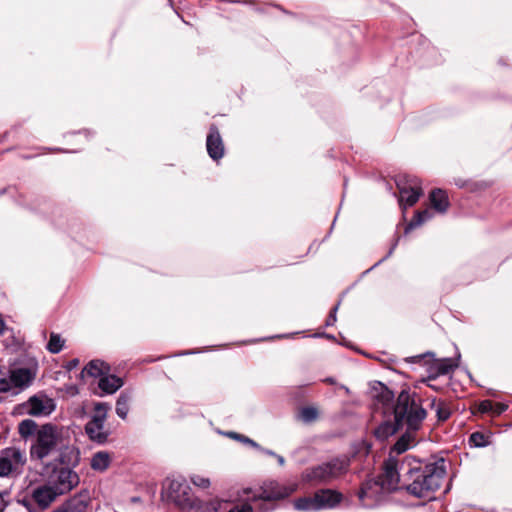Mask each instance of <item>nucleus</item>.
I'll list each match as a JSON object with an SVG mask.
<instances>
[{
	"mask_svg": "<svg viewBox=\"0 0 512 512\" xmlns=\"http://www.w3.org/2000/svg\"><path fill=\"white\" fill-rule=\"evenodd\" d=\"M400 428H402V426L393 416V420H385L376 427L374 436L377 440L383 442L394 435Z\"/></svg>",
	"mask_w": 512,
	"mask_h": 512,
	"instance_id": "6ab92c4d",
	"label": "nucleus"
},
{
	"mask_svg": "<svg viewBox=\"0 0 512 512\" xmlns=\"http://www.w3.org/2000/svg\"><path fill=\"white\" fill-rule=\"evenodd\" d=\"M494 407H495V403L493 401H491V400H482L478 404V410L481 413L492 414V411H493Z\"/></svg>",
	"mask_w": 512,
	"mask_h": 512,
	"instance_id": "4c0bfd02",
	"label": "nucleus"
},
{
	"mask_svg": "<svg viewBox=\"0 0 512 512\" xmlns=\"http://www.w3.org/2000/svg\"><path fill=\"white\" fill-rule=\"evenodd\" d=\"M315 493L312 496L300 497L294 500L293 506L298 511L317 512V502H315Z\"/></svg>",
	"mask_w": 512,
	"mask_h": 512,
	"instance_id": "393cba45",
	"label": "nucleus"
},
{
	"mask_svg": "<svg viewBox=\"0 0 512 512\" xmlns=\"http://www.w3.org/2000/svg\"><path fill=\"white\" fill-rule=\"evenodd\" d=\"M325 336H326L328 339H333V338H334V336L329 335V334H325Z\"/></svg>",
	"mask_w": 512,
	"mask_h": 512,
	"instance_id": "5fc2aeb1",
	"label": "nucleus"
},
{
	"mask_svg": "<svg viewBox=\"0 0 512 512\" xmlns=\"http://www.w3.org/2000/svg\"><path fill=\"white\" fill-rule=\"evenodd\" d=\"M429 199L431 205L438 213H445L449 208V199L446 192L440 188L433 189L430 192Z\"/></svg>",
	"mask_w": 512,
	"mask_h": 512,
	"instance_id": "412c9836",
	"label": "nucleus"
},
{
	"mask_svg": "<svg viewBox=\"0 0 512 512\" xmlns=\"http://www.w3.org/2000/svg\"><path fill=\"white\" fill-rule=\"evenodd\" d=\"M22 503H23V505H24V506H26V507H28V505H29V503H28L26 500H23V502H22Z\"/></svg>",
	"mask_w": 512,
	"mask_h": 512,
	"instance_id": "6e6d98bb",
	"label": "nucleus"
},
{
	"mask_svg": "<svg viewBox=\"0 0 512 512\" xmlns=\"http://www.w3.org/2000/svg\"><path fill=\"white\" fill-rule=\"evenodd\" d=\"M348 466L349 460L347 458H333L328 462L312 467L307 472V478L319 483L330 482L346 473Z\"/></svg>",
	"mask_w": 512,
	"mask_h": 512,
	"instance_id": "6e6552de",
	"label": "nucleus"
},
{
	"mask_svg": "<svg viewBox=\"0 0 512 512\" xmlns=\"http://www.w3.org/2000/svg\"><path fill=\"white\" fill-rule=\"evenodd\" d=\"M398 240L399 238H397L395 240V242L393 243V245L391 246V248L389 249L388 253L383 257L381 258L378 262H376L370 269H368L365 273H368L370 270L374 269L375 267H377L378 265H380L381 263H383L385 260H387L394 252L397 244H398Z\"/></svg>",
	"mask_w": 512,
	"mask_h": 512,
	"instance_id": "a19ab883",
	"label": "nucleus"
},
{
	"mask_svg": "<svg viewBox=\"0 0 512 512\" xmlns=\"http://www.w3.org/2000/svg\"><path fill=\"white\" fill-rule=\"evenodd\" d=\"M402 458L398 459L389 456L383 463L382 472L373 479H368L362 483L358 492V498L363 506L370 507L371 503L367 499H377L382 493L393 492L399 489L402 482Z\"/></svg>",
	"mask_w": 512,
	"mask_h": 512,
	"instance_id": "7ed1b4c3",
	"label": "nucleus"
},
{
	"mask_svg": "<svg viewBox=\"0 0 512 512\" xmlns=\"http://www.w3.org/2000/svg\"><path fill=\"white\" fill-rule=\"evenodd\" d=\"M64 346V340L60 337V335L56 333H51L50 339L47 343V350L52 354L59 353Z\"/></svg>",
	"mask_w": 512,
	"mask_h": 512,
	"instance_id": "7c9ffc66",
	"label": "nucleus"
},
{
	"mask_svg": "<svg viewBox=\"0 0 512 512\" xmlns=\"http://www.w3.org/2000/svg\"><path fill=\"white\" fill-rule=\"evenodd\" d=\"M458 364L452 358L432 359L428 366V380H434L438 376L447 375L456 369Z\"/></svg>",
	"mask_w": 512,
	"mask_h": 512,
	"instance_id": "f3484780",
	"label": "nucleus"
},
{
	"mask_svg": "<svg viewBox=\"0 0 512 512\" xmlns=\"http://www.w3.org/2000/svg\"><path fill=\"white\" fill-rule=\"evenodd\" d=\"M4 509H5V503H4L2 496L0 495V512H3Z\"/></svg>",
	"mask_w": 512,
	"mask_h": 512,
	"instance_id": "8fccbe9b",
	"label": "nucleus"
},
{
	"mask_svg": "<svg viewBox=\"0 0 512 512\" xmlns=\"http://www.w3.org/2000/svg\"><path fill=\"white\" fill-rule=\"evenodd\" d=\"M254 503V512H273L277 509V503L272 500H258Z\"/></svg>",
	"mask_w": 512,
	"mask_h": 512,
	"instance_id": "473e14b6",
	"label": "nucleus"
},
{
	"mask_svg": "<svg viewBox=\"0 0 512 512\" xmlns=\"http://www.w3.org/2000/svg\"><path fill=\"white\" fill-rule=\"evenodd\" d=\"M24 453L16 447L5 448L0 451V477H9L25 464Z\"/></svg>",
	"mask_w": 512,
	"mask_h": 512,
	"instance_id": "9b49d317",
	"label": "nucleus"
},
{
	"mask_svg": "<svg viewBox=\"0 0 512 512\" xmlns=\"http://www.w3.org/2000/svg\"><path fill=\"white\" fill-rule=\"evenodd\" d=\"M110 464V456L105 451L95 453L91 459V468L96 471H105Z\"/></svg>",
	"mask_w": 512,
	"mask_h": 512,
	"instance_id": "bb28decb",
	"label": "nucleus"
},
{
	"mask_svg": "<svg viewBox=\"0 0 512 512\" xmlns=\"http://www.w3.org/2000/svg\"><path fill=\"white\" fill-rule=\"evenodd\" d=\"M191 482L200 488L206 489L210 486V480L206 477L200 475L191 476Z\"/></svg>",
	"mask_w": 512,
	"mask_h": 512,
	"instance_id": "e433bc0d",
	"label": "nucleus"
},
{
	"mask_svg": "<svg viewBox=\"0 0 512 512\" xmlns=\"http://www.w3.org/2000/svg\"><path fill=\"white\" fill-rule=\"evenodd\" d=\"M402 485L409 495L425 500H434L446 474L444 458L420 459L412 455L402 458Z\"/></svg>",
	"mask_w": 512,
	"mask_h": 512,
	"instance_id": "f257e3e1",
	"label": "nucleus"
},
{
	"mask_svg": "<svg viewBox=\"0 0 512 512\" xmlns=\"http://www.w3.org/2000/svg\"><path fill=\"white\" fill-rule=\"evenodd\" d=\"M90 500L89 490L82 489L51 512H86Z\"/></svg>",
	"mask_w": 512,
	"mask_h": 512,
	"instance_id": "f8f14e48",
	"label": "nucleus"
},
{
	"mask_svg": "<svg viewBox=\"0 0 512 512\" xmlns=\"http://www.w3.org/2000/svg\"><path fill=\"white\" fill-rule=\"evenodd\" d=\"M131 393L127 391H123L120 393L117 401L115 411L118 417L121 419H126L129 412V402L131 401Z\"/></svg>",
	"mask_w": 512,
	"mask_h": 512,
	"instance_id": "a878e982",
	"label": "nucleus"
},
{
	"mask_svg": "<svg viewBox=\"0 0 512 512\" xmlns=\"http://www.w3.org/2000/svg\"><path fill=\"white\" fill-rule=\"evenodd\" d=\"M279 338L288 337V335H280Z\"/></svg>",
	"mask_w": 512,
	"mask_h": 512,
	"instance_id": "bf43d9fd",
	"label": "nucleus"
},
{
	"mask_svg": "<svg viewBox=\"0 0 512 512\" xmlns=\"http://www.w3.org/2000/svg\"><path fill=\"white\" fill-rule=\"evenodd\" d=\"M189 512H217V506L212 502H204L197 498L192 499V507L187 508Z\"/></svg>",
	"mask_w": 512,
	"mask_h": 512,
	"instance_id": "c85d7f7f",
	"label": "nucleus"
},
{
	"mask_svg": "<svg viewBox=\"0 0 512 512\" xmlns=\"http://www.w3.org/2000/svg\"><path fill=\"white\" fill-rule=\"evenodd\" d=\"M415 431H409L406 428V432L401 435V437L396 441V443L391 447L389 456H393L395 453L396 455H400L404 452H406L414 442V433Z\"/></svg>",
	"mask_w": 512,
	"mask_h": 512,
	"instance_id": "5701e85b",
	"label": "nucleus"
},
{
	"mask_svg": "<svg viewBox=\"0 0 512 512\" xmlns=\"http://www.w3.org/2000/svg\"><path fill=\"white\" fill-rule=\"evenodd\" d=\"M340 303H337L330 311L327 319H326V323L325 325L328 327V326H333L337 320V317H336V313H337V310H338V307H339Z\"/></svg>",
	"mask_w": 512,
	"mask_h": 512,
	"instance_id": "79ce46f5",
	"label": "nucleus"
},
{
	"mask_svg": "<svg viewBox=\"0 0 512 512\" xmlns=\"http://www.w3.org/2000/svg\"><path fill=\"white\" fill-rule=\"evenodd\" d=\"M5 328H6V324H5L4 320L0 317V335H2L4 333Z\"/></svg>",
	"mask_w": 512,
	"mask_h": 512,
	"instance_id": "09e8293b",
	"label": "nucleus"
},
{
	"mask_svg": "<svg viewBox=\"0 0 512 512\" xmlns=\"http://www.w3.org/2000/svg\"><path fill=\"white\" fill-rule=\"evenodd\" d=\"M433 217V213L429 209H424L421 211H417L415 213V217L410 221V223L405 227V234L409 233L411 230L416 227L422 225L426 221L430 220Z\"/></svg>",
	"mask_w": 512,
	"mask_h": 512,
	"instance_id": "cd10ccee",
	"label": "nucleus"
},
{
	"mask_svg": "<svg viewBox=\"0 0 512 512\" xmlns=\"http://www.w3.org/2000/svg\"><path fill=\"white\" fill-rule=\"evenodd\" d=\"M110 405L105 402L94 404V413L91 419L85 424L84 431L90 441L104 445L108 442L110 431L105 429V422Z\"/></svg>",
	"mask_w": 512,
	"mask_h": 512,
	"instance_id": "423d86ee",
	"label": "nucleus"
},
{
	"mask_svg": "<svg viewBox=\"0 0 512 512\" xmlns=\"http://www.w3.org/2000/svg\"><path fill=\"white\" fill-rule=\"evenodd\" d=\"M191 352H184L182 353L181 355H187V354H190Z\"/></svg>",
	"mask_w": 512,
	"mask_h": 512,
	"instance_id": "680f3d73",
	"label": "nucleus"
},
{
	"mask_svg": "<svg viewBox=\"0 0 512 512\" xmlns=\"http://www.w3.org/2000/svg\"><path fill=\"white\" fill-rule=\"evenodd\" d=\"M228 512H254V507L249 502H245L233 506Z\"/></svg>",
	"mask_w": 512,
	"mask_h": 512,
	"instance_id": "ea45409f",
	"label": "nucleus"
},
{
	"mask_svg": "<svg viewBox=\"0 0 512 512\" xmlns=\"http://www.w3.org/2000/svg\"><path fill=\"white\" fill-rule=\"evenodd\" d=\"M79 365V359L77 358H73L71 359L70 361L67 362V364L65 365V368L68 370V371H72L74 370L75 368H77Z\"/></svg>",
	"mask_w": 512,
	"mask_h": 512,
	"instance_id": "a18cd8bd",
	"label": "nucleus"
},
{
	"mask_svg": "<svg viewBox=\"0 0 512 512\" xmlns=\"http://www.w3.org/2000/svg\"><path fill=\"white\" fill-rule=\"evenodd\" d=\"M455 185H457L460 188H468L470 191H476L480 188H482V184L479 183H472L470 181L457 179L455 180Z\"/></svg>",
	"mask_w": 512,
	"mask_h": 512,
	"instance_id": "c9c22d12",
	"label": "nucleus"
},
{
	"mask_svg": "<svg viewBox=\"0 0 512 512\" xmlns=\"http://www.w3.org/2000/svg\"><path fill=\"white\" fill-rule=\"evenodd\" d=\"M6 192V189L0 190V196H2Z\"/></svg>",
	"mask_w": 512,
	"mask_h": 512,
	"instance_id": "4d7b16f0",
	"label": "nucleus"
},
{
	"mask_svg": "<svg viewBox=\"0 0 512 512\" xmlns=\"http://www.w3.org/2000/svg\"><path fill=\"white\" fill-rule=\"evenodd\" d=\"M468 442L471 447L476 448H482L489 445L488 438L482 432L479 431L473 432L469 436Z\"/></svg>",
	"mask_w": 512,
	"mask_h": 512,
	"instance_id": "2f4dec72",
	"label": "nucleus"
},
{
	"mask_svg": "<svg viewBox=\"0 0 512 512\" xmlns=\"http://www.w3.org/2000/svg\"><path fill=\"white\" fill-rule=\"evenodd\" d=\"M428 386L434 390H438V388L436 387V385H432V384H428Z\"/></svg>",
	"mask_w": 512,
	"mask_h": 512,
	"instance_id": "864d4df0",
	"label": "nucleus"
},
{
	"mask_svg": "<svg viewBox=\"0 0 512 512\" xmlns=\"http://www.w3.org/2000/svg\"><path fill=\"white\" fill-rule=\"evenodd\" d=\"M110 371V367L101 360H91L81 371L83 376L85 373L94 378H101L105 373Z\"/></svg>",
	"mask_w": 512,
	"mask_h": 512,
	"instance_id": "b1692460",
	"label": "nucleus"
},
{
	"mask_svg": "<svg viewBox=\"0 0 512 512\" xmlns=\"http://www.w3.org/2000/svg\"><path fill=\"white\" fill-rule=\"evenodd\" d=\"M123 385H124V381L121 377H118L113 374H109V372L105 373L98 380V388L102 391V393H100L99 395L103 396L104 394H114Z\"/></svg>",
	"mask_w": 512,
	"mask_h": 512,
	"instance_id": "a211bd4d",
	"label": "nucleus"
},
{
	"mask_svg": "<svg viewBox=\"0 0 512 512\" xmlns=\"http://www.w3.org/2000/svg\"><path fill=\"white\" fill-rule=\"evenodd\" d=\"M10 380L14 388L24 389L33 380V374L28 368H17L10 371Z\"/></svg>",
	"mask_w": 512,
	"mask_h": 512,
	"instance_id": "aec40b11",
	"label": "nucleus"
},
{
	"mask_svg": "<svg viewBox=\"0 0 512 512\" xmlns=\"http://www.w3.org/2000/svg\"><path fill=\"white\" fill-rule=\"evenodd\" d=\"M372 396L384 407L391 406L395 398L393 391L381 382H377V386H373Z\"/></svg>",
	"mask_w": 512,
	"mask_h": 512,
	"instance_id": "4be33fe9",
	"label": "nucleus"
},
{
	"mask_svg": "<svg viewBox=\"0 0 512 512\" xmlns=\"http://www.w3.org/2000/svg\"><path fill=\"white\" fill-rule=\"evenodd\" d=\"M58 496H61L48 482L33 489L32 499L41 508L47 509Z\"/></svg>",
	"mask_w": 512,
	"mask_h": 512,
	"instance_id": "4468645a",
	"label": "nucleus"
},
{
	"mask_svg": "<svg viewBox=\"0 0 512 512\" xmlns=\"http://www.w3.org/2000/svg\"><path fill=\"white\" fill-rule=\"evenodd\" d=\"M508 409V405L505 403H495V407L492 411L493 416H500Z\"/></svg>",
	"mask_w": 512,
	"mask_h": 512,
	"instance_id": "c03bdc74",
	"label": "nucleus"
},
{
	"mask_svg": "<svg viewBox=\"0 0 512 512\" xmlns=\"http://www.w3.org/2000/svg\"><path fill=\"white\" fill-rule=\"evenodd\" d=\"M393 416L409 431H418L427 417L421 397L410 389H403L393 406Z\"/></svg>",
	"mask_w": 512,
	"mask_h": 512,
	"instance_id": "20e7f679",
	"label": "nucleus"
},
{
	"mask_svg": "<svg viewBox=\"0 0 512 512\" xmlns=\"http://www.w3.org/2000/svg\"><path fill=\"white\" fill-rule=\"evenodd\" d=\"M20 437L27 441L32 438L29 454L32 461L43 462L45 458L54 453L61 441V432L52 423L39 426L32 419H24L18 424Z\"/></svg>",
	"mask_w": 512,
	"mask_h": 512,
	"instance_id": "f03ea898",
	"label": "nucleus"
},
{
	"mask_svg": "<svg viewBox=\"0 0 512 512\" xmlns=\"http://www.w3.org/2000/svg\"><path fill=\"white\" fill-rule=\"evenodd\" d=\"M319 417L317 408L313 406H306L300 409L298 418L305 424H310L316 421Z\"/></svg>",
	"mask_w": 512,
	"mask_h": 512,
	"instance_id": "c756f323",
	"label": "nucleus"
},
{
	"mask_svg": "<svg viewBox=\"0 0 512 512\" xmlns=\"http://www.w3.org/2000/svg\"><path fill=\"white\" fill-rule=\"evenodd\" d=\"M48 482L60 495H64L78 486L80 477L71 468L60 467L52 470Z\"/></svg>",
	"mask_w": 512,
	"mask_h": 512,
	"instance_id": "9d476101",
	"label": "nucleus"
},
{
	"mask_svg": "<svg viewBox=\"0 0 512 512\" xmlns=\"http://www.w3.org/2000/svg\"><path fill=\"white\" fill-rule=\"evenodd\" d=\"M296 490V485H285L277 480H267L262 483L257 492L251 488L243 489V495L249 496L251 502L272 500L274 502L288 498Z\"/></svg>",
	"mask_w": 512,
	"mask_h": 512,
	"instance_id": "0eeeda50",
	"label": "nucleus"
},
{
	"mask_svg": "<svg viewBox=\"0 0 512 512\" xmlns=\"http://www.w3.org/2000/svg\"><path fill=\"white\" fill-rule=\"evenodd\" d=\"M437 403V399L436 398H433L432 401H431V407L433 408Z\"/></svg>",
	"mask_w": 512,
	"mask_h": 512,
	"instance_id": "603ef678",
	"label": "nucleus"
},
{
	"mask_svg": "<svg viewBox=\"0 0 512 512\" xmlns=\"http://www.w3.org/2000/svg\"><path fill=\"white\" fill-rule=\"evenodd\" d=\"M274 457L277 459V462L279 463L280 466H283L285 464V459L283 456L277 454V456Z\"/></svg>",
	"mask_w": 512,
	"mask_h": 512,
	"instance_id": "de8ad7c7",
	"label": "nucleus"
},
{
	"mask_svg": "<svg viewBox=\"0 0 512 512\" xmlns=\"http://www.w3.org/2000/svg\"><path fill=\"white\" fill-rule=\"evenodd\" d=\"M433 357H434V354L432 352H426L424 354L409 357L406 360L411 363H421L422 361H424V363H427V360H425V359L426 358L433 359Z\"/></svg>",
	"mask_w": 512,
	"mask_h": 512,
	"instance_id": "58836bf2",
	"label": "nucleus"
},
{
	"mask_svg": "<svg viewBox=\"0 0 512 512\" xmlns=\"http://www.w3.org/2000/svg\"><path fill=\"white\" fill-rule=\"evenodd\" d=\"M428 53L429 55H436V49L434 47H431L429 50H428Z\"/></svg>",
	"mask_w": 512,
	"mask_h": 512,
	"instance_id": "3c124183",
	"label": "nucleus"
},
{
	"mask_svg": "<svg viewBox=\"0 0 512 512\" xmlns=\"http://www.w3.org/2000/svg\"><path fill=\"white\" fill-rule=\"evenodd\" d=\"M451 415V412H450V409L447 407V405L440 401L438 404H437V407H436V416H437V419L439 421H446L447 419H449Z\"/></svg>",
	"mask_w": 512,
	"mask_h": 512,
	"instance_id": "f704fd0d",
	"label": "nucleus"
},
{
	"mask_svg": "<svg viewBox=\"0 0 512 512\" xmlns=\"http://www.w3.org/2000/svg\"><path fill=\"white\" fill-rule=\"evenodd\" d=\"M343 499V495L332 489H321L315 492V502L319 511L335 508Z\"/></svg>",
	"mask_w": 512,
	"mask_h": 512,
	"instance_id": "dca6fc26",
	"label": "nucleus"
},
{
	"mask_svg": "<svg viewBox=\"0 0 512 512\" xmlns=\"http://www.w3.org/2000/svg\"><path fill=\"white\" fill-rule=\"evenodd\" d=\"M395 182L399 190L400 207L406 209L414 206L423 193L420 179L409 174H400Z\"/></svg>",
	"mask_w": 512,
	"mask_h": 512,
	"instance_id": "1a4fd4ad",
	"label": "nucleus"
},
{
	"mask_svg": "<svg viewBox=\"0 0 512 512\" xmlns=\"http://www.w3.org/2000/svg\"><path fill=\"white\" fill-rule=\"evenodd\" d=\"M12 387L13 386L10 378H0V393H7L11 390Z\"/></svg>",
	"mask_w": 512,
	"mask_h": 512,
	"instance_id": "37998d69",
	"label": "nucleus"
},
{
	"mask_svg": "<svg viewBox=\"0 0 512 512\" xmlns=\"http://www.w3.org/2000/svg\"><path fill=\"white\" fill-rule=\"evenodd\" d=\"M161 496L182 511L192 507V499L194 498L191 487L181 476L166 478L162 485Z\"/></svg>",
	"mask_w": 512,
	"mask_h": 512,
	"instance_id": "39448f33",
	"label": "nucleus"
},
{
	"mask_svg": "<svg viewBox=\"0 0 512 512\" xmlns=\"http://www.w3.org/2000/svg\"><path fill=\"white\" fill-rule=\"evenodd\" d=\"M25 412L32 416H47L55 409L54 400L48 397L32 396L22 404Z\"/></svg>",
	"mask_w": 512,
	"mask_h": 512,
	"instance_id": "ddd939ff",
	"label": "nucleus"
},
{
	"mask_svg": "<svg viewBox=\"0 0 512 512\" xmlns=\"http://www.w3.org/2000/svg\"><path fill=\"white\" fill-rule=\"evenodd\" d=\"M256 449L259 450L260 452L268 455V456H273V457L277 456V454L274 451L270 450V449H266V448H263L261 446H260V448H256Z\"/></svg>",
	"mask_w": 512,
	"mask_h": 512,
	"instance_id": "49530a36",
	"label": "nucleus"
},
{
	"mask_svg": "<svg viewBox=\"0 0 512 512\" xmlns=\"http://www.w3.org/2000/svg\"><path fill=\"white\" fill-rule=\"evenodd\" d=\"M226 435L232 439H235V440L243 443V444L249 445L252 448H260V445L257 442H255L253 439H251L243 434L229 431L226 433Z\"/></svg>",
	"mask_w": 512,
	"mask_h": 512,
	"instance_id": "72a5a7b5",
	"label": "nucleus"
},
{
	"mask_svg": "<svg viewBox=\"0 0 512 512\" xmlns=\"http://www.w3.org/2000/svg\"><path fill=\"white\" fill-rule=\"evenodd\" d=\"M85 137L88 138L89 132L87 130L84 131Z\"/></svg>",
	"mask_w": 512,
	"mask_h": 512,
	"instance_id": "13d9d810",
	"label": "nucleus"
},
{
	"mask_svg": "<svg viewBox=\"0 0 512 512\" xmlns=\"http://www.w3.org/2000/svg\"><path fill=\"white\" fill-rule=\"evenodd\" d=\"M206 147L208 155L218 161L224 156V144L216 125L212 124L206 139Z\"/></svg>",
	"mask_w": 512,
	"mask_h": 512,
	"instance_id": "2eb2a0df",
	"label": "nucleus"
},
{
	"mask_svg": "<svg viewBox=\"0 0 512 512\" xmlns=\"http://www.w3.org/2000/svg\"><path fill=\"white\" fill-rule=\"evenodd\" d=\"M450 490V486H448L445 490V493H447Z\"/></svg>",
	"mask_w": 512,
	"mask_h": 512,
	"instance_id": "052dcab7",
	"label": "nucleus"
}]
</instances>
